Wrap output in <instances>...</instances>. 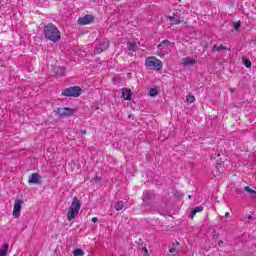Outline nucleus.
Masks as SVG:
<instances>
[{
	"instance_id": "nucleus-1",
	"label": "nucleus",
	"mask_w": 256,
	"mask_h": 256,
	"mask_svg": "<svg viewBox=\"0 0 256 256\" xmlns=\"http://www.w3.org/2000/svg\"><path fill=\"white\" fill-rule=\"evenodd\" d=\"M44 37L48 39V41H52V43H57L61 40V31L59 28L55 26L53 23H49L44 26Z\"/></svg>"
},
{
	"instance_id": "nucleus-2",
	"label": "nucleus",
	"mask_w": 256,
	"mask_h": 256,
	"mask_svg": "<svg viewBox=\"0 0 256 256\" xmlns=\"http://www.w3.org/2000/svg\"><path fill=\"white\" fill-rule=\"evenodd\" d=\"M80 209H81V201L79 200V198L74 197L70 207L68 208V212L66 215L68 221H73V219H75L77 215H79Z\"/></svg>"
},
{
	"instance_id": "nucleus-3",
	"label": "nucleus",
	"mask_w": 256,
	"mask_h": 256,
	"mask_svg": "<svg viewBox=\"0 0 256 256\" xmlns=\"http://www.w3.org/2000/svg\"><path fill=\"white\" fill-rule=\"evenodd\" d=\"M145 65L148 69H154V71H161L163 69V62L155 56L146 58Z\"/></svg>"
},
{
	"instance_id": "nucleus-4",
	"label": "nucleus",
	"mask_w": 256,
	"mask_h": 256,
	"mask_svg": "<svg viewBox=\"0 0 256 256\" xmlns=\"http://www.w3.org/2000/svg\"><path fill=\"white\" fill-rule=\"evenodd\" d=\"M83 94V90L79 86H70L62 91L63 97H80Z\"/></svg>"
},
{
	"instance_id": "nucleus-5",
	"label": "nucleus",
	"mask_w": 256,
	"mask_h": 256,
	"mask_svg": "<svg viewBox=\"0 0 256 256\" xmlns=\"http://www.w3.org/2000/svg\"><path fill=\"white\" fill-rule=\"evenodd\" d=\"M171 47H173V44H171L169 40L162 41V43L158 45L156 55H158V57H165V55L171 51Z\"/></svg>"
},
{
	"instance_id": "nucleus-6",
	"label": "nucleus",
	"mask_w": 256,
	"mask_h": 256,
	"mask_svg": "<svg viewBox=\"0 0 256 256\" xmlns=\"http://www.w3.org/2000/svg\"><path fill=\"white\" fill-rule=\"evenodd\" d=\"M109 49V40H97L96 47L94 48V55H101L103 51H107Z\"/></svg>"
},
{
	"instance_id": "nucleus-7",
	"label": "nucleus",
	"mask_w": 256,
	"mask_h": 256,
	"mask_svg": "<svg viewBox=\"0 0 256 256\" xmlns=\"http://www.w3.org/2000/svg\"><path fill=\"white\" fill-rule=\"evenodd\" d=\"M76 110L69 107L64 108H57L56 115L63 119V117H71L72 115H75Z\"/></svg>"
},
{
	"instance_id": "nucleus-8",
	"label": "nucleus",
	"mask_w": 256,
	"mask_h": 256,
	"mask_svg": "<svg viewBox=\"0 0 256 256\" xmlns=\"http://www.w3.org/2000/svg\"><path fill=\"white\" fill-rule=\"evenodd\" d=\"M78 25H91V23H95V16L91 14H87L82 16L77 21Z\"/></svg>"
},
{
	"instance_id": "nucleus-9",
	"label": "nucleus",
	"mask_w": 256,
	"mask_h": 256,
	"mask_svg": "<svg viewBox=\"0 0 256 256\" xmlns=\"http://www.w3.org/2000/svg\"><path fill=\"white\" fill-rule=\"evenodd\" d=\"M168 19H170V25H179L181 23V12L174 11L169 16Z\"/></svg>"
},
{
	"instance_id": "nucleus-10",
	"label": "nucleus",
	"mask_w": 256,
	"mask_h": 256,
	"mask_svg": "<svg viewBox=\"0 0 256 256\" xmlns=\"http://www.w3.org/2000/svg\"><path fill=\"white\" fill-rule=\"evenodd\" d=\"M23 200L22 199H16L14 203V208H13V216L14 217H19L21 215V209L23 208Z\"/></svg>"
},
{
	"instance_id": "nucleus-11",
	"label": "nucleus",
	"mask_w": 256,
	"mask_h": 256,
	"mask_svg": "<svg viewBox=\"0 0 256 256\" xmlns=\"http://www.w3.org/2000/svg\"><path fill=\"white\" fill-rule=\"evenodd\" d=\"M181 65H183V67H193V65L197 64V59L193 58V57H184L180 60Z\"/></svg>"
},
{
	"instance_id": "nucleus-12",
	"label": "nucleus",
	"mask_w": 256,
	"mask_h": 256,
	"mask_svg": "<svg viewBox=\"0 0 256 256\" xmlns=\"http://www.w3.org/2000/svg\"><path fill=\"white\" fill-rule=\"evenodd\" d=\"M28 183H30L32 185H39V183H41V176L39 175V173L31 174L29 176Z\"/></svg>"
},
{
	"instance_id": "nucleus-13",
	"label": "nucleus",
	"mask_w": 256,
	"mask_h": 256,
	"mask_svg": "<svg viewBox=\"0 0 256 256\" xmlns=\"http://www.w3.org/2000/svg\"><path fill=\"white\" fill-rule=\"evenodd\" d=\"M127 49L128 55H130V57H133V53H136L137 49H139V47L137 46V42H128Z\"/></svg>"
},
{
	"instance_id": "nucleus-14",
	"label": "nucleus",
	"mask_w": 256,
	"mask_h": 256,
	"mask_svg": "<svg viewBox=\"0 0 256 256\" xmlns=\"http://www.w3.org/2000/svg\"><path fill=\"white\" fill-rule=\"evenodd\" d=\"M53 71H54L56 77H64V75H65V67L55 66L53 68Z\"/></svg>"
},
{
	"instance_id": "nucleus-15",
	"label": "nucleus",
	"mask_w": 256,
	"mask_h": 256,
	"mask_svg": "<svg viewBox=\"0 0 256 256\" xmlns=\"http://www.w3.org/2000/svg\"><path fill=\"white\" fill-rule=\"evenodd\" d=\"M122 97L124 101H131L132 96H131V89L124 88L122 89Z\"/></svg>"
},
{
	"instance_id": "nucleus-16",
	"label": "nucleus",
	"mask_w": 256,
	"mask_h": 256,
	"mask_svg": "<svg viewBox=\"0 0 256 256\" xmlns=\"http://www.w3.org/2000/svg\"><path fill=\"white\" fill-rule=\"evenodd\" d=\"M151 199H153V193L149 190H145L142 196L143 203H147V201H151Z\"/></svg>"
},
{
	"instance_id": "nucleus-17",
	"label": "nucleus",
	"mask_w": 256,
	"mask_h": 256,
	"mask_svg": "<svg viewBox=\"0 0 256 256\" xmlns=\"http://www.w3.org/2000/svg\"><path fill=\"white\" fill-rule=\"evenodd\" d=\"M244 191L249 194L251 199H256V191L253 190L251 187L249 186L244 187Z\"/></svg>"
},
{
	"instance_id": "nucleus-18",
	"label": "nucleus",
	"mask_w": 256,
	"mask_h": 256,
	"mask_svg": "<svg viewBox=\"0 0 256 256\" xmlns=\"http://www.w3.org/2000/svg\"><path fill=\"white\" fill-rule=\"evenodd\" d=\"M201 211H203V206H197V207L193 208V210L190 214V219H193L195 217V215H197V213H201Z\"/></svg>"
},
{
	"instance_id": "nucleus-19",
	"label": "nucleus",
	"mask_w": 256,
	"mask_h": 256,
	"mask_svg": "<svg viewBox=\"0 0 256 256\" xmlns=\"http://www.w3.org/2000/svg\"><path fill=\"white\" fill-rule=\"evenodd\" d=\"M8 251H9V244L4 243L0 248V256H7Z\"/></svg>"
},
{
	"instance_id": "nucleus-20",
	"label": "nucleus",
	"mask_w": 256,
	"mask_h": 256,
	"mask_svg": "<svg viewBox=\"0 0 256 256\" xmlns=\"http://www.w3.org/2000/svg\"><path fill=\"white\" fill-rule=\"evenodd\" d=\"M212 51H227V47L224 46L223 44H221L220 46H217V44H215L212 47Z\"/></svg>"
},
{
	"instance_id": "nucleus-21",
	"label": "nucleus",
	"mask_w": 256,
	"mask_h": 256,
	"mask_svg": "<svg viewBox=\"0 0 256 256\" xmlns=\"http://www.w3.org/2000/svg\"><path fill=\"white\" fill-rule=\"evenodd\" d=\"M179 245V242H176L172 244V246L169 248V252L173 253L174 255H176V253L179 252V250L177 249V246Z\"/></svg>"
},
{
	"instance_id": "nucleus-22",
	"label": "nucleus",
	"mask_w": 256,
	"mask_h": 256,
	"mask_svg": "<svg viewBox=\"0 0 256 256\" xmlns=\"http://www.w3.org/2000/svg\"><path fill=\"white\" fill-rule=\"evenodd\" d=\"M123 207H125V204H124L123 200L118 201L114 205V208L116 209V211H121L123 209Z\"/></svg>"
},
{
	"instance_id": "nucleus-23",
	"label": "nucleus",
	"mask_w": 256,
	"mask_h": 256,
	"mask_svg": "<svg viewBox=\"0 0 256 256\" xmlns=\"http://www.w3.org/2000/svg\"><path fill=\"white\" fill-rule=\"evenodd\" d=\"M242 62H243V65H245V67H247V69H251V60L243 57Z\"/></svg>"
},
{
	"instance_id": "nucleus-24",
	"label": "nucleus",
	"mask_w": 256,
	"mask_h": 256,
	"mask_svg": "<svg viewBox=\"0 0 256 256\" xmlns=\"http://www.w3.org/2000/svg\"><path fill=\"white\" fill-rule=\"evenodd\" d=\"M158 93H159V92L157 91V88H152V89H150V91H149L150 97H157Z\"/></svg>"
},
{
	"instance_id": "nucleus-25",
	"label": "nucleus",
	"mask_w": 256,
	"mask_h": 256,
	"mask_svg": "<svg viewBox=\"0 0 256 256\" xmlns=\"http://www.w3.org/2000/svg\"><path fill=\"white\" fill-rule=\"evenodd\" d=\"M186 101L187 103H195V96H193L192 94H188L186 97Z\"/></svg>"
},
{
	"instance_id": "nucleus-26",
	"label": "nucleus",
	"mask_w": 256,
	"mask_h": 256,
	"mask_svg": "<svg viewBox=\"0 0 256 256\" xmlns=\"http://www.w3.org/2000/svg\"><path fill=\"white\" fill-rule=\"evenodd\" d=\"M83 250L81 249H75L74 250V256H83Z\"/></svg>"
},
{
	"instance_id": "nucleus-27",
	"label": "nucleus",
	"mask_w": 256,
	"mask_h": 256,
	"mask_svg": "<svg viewBox=\"0 0 256 256\" xmlns=\"http://www.w3.org/2000/svg\"><path fill=\"white\" fill-rule=\"evenodd\" d=\"M233 27L236 31L239 30L241 27V22H234Z\"/></svg>"
},
{
	"instance_id": "nucleus-28",
	"label": "nucleus",
	"mask_w": 256,
	"mask_h": 256,
	"mask_svg": "<svg viewBox=\"0 0 256 256\" xmlns=\"http://www.w3.org/2000/svg\"><path fill=\"white\" fill-rule=\"evenodd\" d=\"M97 221H99V219L97 217L92 218V223H97Z\"/></svg>"
},
{
	"instance_id": "nucleus-29",
	"label": "nucleus",
	"mask_w": 256,
	"mask_h": 256,
	"mask_svg": "<svg viewBox=\"0 0 256 256\" xmlns=\"http://www.w3.org/2000/svg\"><path fill=\"white\" fill-rule=\"evenodd\" d=\"M247 219H248L247 221H253L254 218L252 215H248Z\"/></svg>"
},
{
	"instance_id": "nucleus-30",
	"label": "nucleus",
	"mask_w": 256,
	"mask_h": 256,
	"mask_svg": "<svg viewBox=\"0 0 256 256\" xmlns=\"http://www.w3.org/2000/svg\"><path fill=\"white\" fill-rule=\"evenodd\" d=\"M82 135H87V130H83Z\"/></svg>"
},
{
	"instance_id": "nucleus-31",
	"label": "nucleus",
	"mask_w": 256,
	"mask_h": 256,
	"mask_svg": "<svg viewBox=\"0 0 256 256\" xmlns=\"http://www.w3.org/2000/svg\"><path fill=\"white\" fill-rule=\"evenodd\" d=\"M218 245H219V246L223 245V241L220 240V241L218 242Z\"/></svg>"
},
{
	"instance_id": "nucleus-32",
	"label": "nucleus",
	"mask_w": 256,
	"mask_h": 256,
	"mask_svg": "<svg viewBox=\"0 0 256 256\" xmlns=\"http://www.w3.org/2000/svg\"><path fill=\"white\" fill-rule=\"evenodd\" d=\"M143 251H144L145 255H147L148 252H147V249L145 247L143 248Z\"/></svg>"
},
{
	"instance_id": "nucleus-33",
	"label": "nucleus",
	"mask_w": 256,
	"mask_h": 256,
	"mask_svg": "<svg viewBox=\"0 0 256 256\" xmlns=\"http://www.w3.org/2000/svg\"><path fill=\"white\" fill-rule=\"evenodd\" d=\"M230 91H231V93H234L235 92V88H231Z\"/></svg>"
},
{
	"instance_id": "nucleus-34",
	"label": "nucleus",
	"mask_w": 256,
	"mask_h": 256,
	"mask_svg": "<svg viewBox=\"0 0 256 256\" xmlns=\"http://www.w3.org/2000/svg\"><path fill=\"white\" fill-rule=\"evenodd\" d=\"M188 199H193V196L192 195H188Z\"/></svg>"
},
{
	"instance_id": "nucleus-35",
	"label": "nucleus",
	"mask_w": 256,
	"mask_h": 256,
	"mask_svg": "<svg viewBox=\"0 0 256 256\" xmlns=\"http://www.w3.org/2000/svg\"><path fill=\"white\" fill-rule=\"evenodd\" d=\"M225 217H229V212H226Z\"/></svg>"
},
{
	"instance_id": "nucleus-36",
	"label": "nucleus",
	"mask_w": 256,
	"mask_h": 256,
	"mask_svg": "<svg viewBox=\"0 0 256 256\" xmlns=\"http://www.w3.org/2000/svg\"><path fill=\"white\" fill-rule=\"evenodd\" d=\"M238 195H241V191H237Z\"/></svg>"
}]
</instances>
